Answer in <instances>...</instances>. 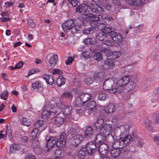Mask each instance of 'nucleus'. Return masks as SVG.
I'll list each match as a JSON object with an SVG mask.
<instances>
[{"mask_svg": "<svg viewBox=\"0 0 159 159\" xmlns=\"http://www.w3.org/2000/svg\"><path fill=\"white\" fill-rule=\"evenodd\" d=\"M108 150L109 148L108 145L105 143L100 144L98 148L99 152L102 155H106Z\"/></svg>", "mask_w": 159, "mask_h": 159, "instance_id": "aec40b11", "label": "nucleus"}, {"mask_svg": "<svg viewBox=\"0 0 159 159\" xmlns=\"http://www.w3.org/2000/svg\"><path fill=\"white\" fill-rule=\"evenodd\" d=\"M89 50L91 51H98L102 53H105L107 51L106 48L103 47L101 45L92 46L90 47Z\"/></svg>", "mask_w": 159, "mask_h": 159, "instance_id": "dca6fc26", "label": "nucleus"}, {"mask_svg": "<svg viewBox=\"0 0 159 159\" xmlns=\"http://www.w3.org/2000/svg\"><path fill=\"white\" fill-rule=\"evenodd\" d=\"M28 22L29 26L32 28H34L35 25L33 21V20L31 19H29L28 20Z\"/></svg>", "mask_w": 159, "mask_h": 159, "instance_id": "e2e57ef3", "label": "nucleus"}, {"mask_svg": "<svg viewBox=\"0 0 159 159\" xmlns=\"http://www.w3.org/2000/svg\"><path fill=\"white\" fill-rule=\"evenodd\" d=\"M111 130V125L108 124L103 125L100 129L101 132L104 133V134L107 135H108L110 134Z\"/></svg>", "mask_w": 159, "mask_h": 159, "instance_id": "4468645a", "label": "nucleus"}, {"mask_svg": "<svg viewBox=\"0 0 159 159\" xmlns=\"http://www.w3.org/2000/svg\"><path fill=\"white\" fill-rule=\"evenodd\" d=\"M58 60V57L57 54H54L52 55L48 61V66L53 67L57 64Z\"/></svg>", "mask_w": 159, "mask_h": 159, "instance_id": "412c9836", "label": "nucleus"}, {"mask_svg": "<svg viewBox=\"0 0 159 159\" xmlns=\"http://www.w3.org/2000/svg\"><path fill=\"white\" fill-rule=\"evenodd\" d=\"M32 143V146L34 148V151L36 153H40L41 152L42 149L39 147V143L35 139L30 141Z\"/></svg>", "mask_w": 159, "mask_h": 159, "instance_id": "6ab92c4d", "label": "nucleus"}, {"mask_svg": "<svg viewBox=\"0 0 159 159\" xmlns=\"http://www.w3.org/2000/svg\"><path fill=\"white\" fill-rule=\"evenodd\" d=\"M44 122L43 120H38L35 124V128L39 129V128L41 127L43 124Z\"/></svg>", "mask_w": 159, "mask_h": 159, "instance_id": "8fccbe9b", "label": "nucleus"}, {"mask_svg": "<svg viewBox=\"0 0 159 159\" xmlns=\"http://www.w3.org/2000/svg\"><path fill=\"white\" fill-rule=\"evenodd\" d=\"M66 134L62 132L61 134L60 138L56 140V145L59 148H61L65 146L66 143Z\"/></svg>", "mask_w": 159, "mask_h": 159, "instance_id": "1a4fd4ad", "label": "nucleus"}, {"mask_svg": "<svg viewBox=\"0 0 159 159\" xmlns=\"http://www.w3.org/2000/svg\"><path fill=\"white\" fill-rule=\"evenodd\" d=\"M126 2L130 5L137 6H141L143 3L141 0H126Z\"/></svg>", "mask_w": 159, "mask_h": 159, "instance_id": "c756f323", "label": "nucleus"}, {"mask_svg": "<svg viewBox=\"0 0 159 159\" xmlns=\"http://www.w3.org/2000/svg\"><path fill=\"white\" fill-rule=\"evenodd\" d=\"M95 36L96 38L100 41L104 40L107 37L102 30L101 32L96 33Z\"/></svg>", "mask_w": 159, "mask_h": 159, "instance_id": "c9c22d12", "label": "nucleus"}, {"mask_svg": "<svg viewBox=\"0 0 159 159\" xmlns=\"http://www.w3.org/2000/svg\"><path fill=\"white\" fill-rule=\"evenodd\" d=\"M109 58L104 61V65H106L108 68H111L114 66V63L113 60L109 59Z\"/></svg>", "mask_w": 159, "mask_h": 159, "instance_id": "ea45409f", "label": "nucleus"}, {"mask_svg": "<svg viewBox=\"0 0 159 159\" xmlns=\"http://www.w3.org/2000/svg\"><path fill=\"white\" fill-rule=\"evenodd\" d=\"M64 119L63 117H56L54 118V124L57 127L60 126L64 122Z\"/></svg>", "mask_w": 159, "mask_h": 159, "instance_id": "b1692460", "label": "nucleus"}, {"mask_svg": "<svg viewBox=\"0 0 159 159\" xmlns=\"http://www.w3.org/2000/svg\"><path fill=\"white\" fill-rule=\"evenodd\" d=\"M83 138L84 137L82 135L79 134L75 135L72 138V144L74 146L77 147L79 144L81 143Z\"/></svg>", "mask_w": 159, "mask_h": 159, "instance_id": "9b49d317", "label": "nucleus"}, {"mask_svg": "<svg viewBox=\"0 0 159 159\" xmlns=\"http://www.w3.org/2000/svg\"><path fill=\"white\" fill-rule=\"evenodd\" d=\"M92 96L88 93H82L79 95V99L76 101V102L79 105H82L84 104L89 100L91 99Z\"/></svg>", "mask_w": 159, "mask_h": 159, "instance_id": "423d86ee", "label": "nucleus"}, {"mask_svg": "<svg viewBox=\"0 0 159 159\" xmlns=\"http://www.w3.org/2000/svg\"><path fill=\"white\" fill-rule=\"evenodd\" d=\"M102 30L105 34L108 35L111 37L112 35H113V34H115V32L114 29L112 28L108 27L105 28Z\"/></svg>", "mask_w": 159, "mask_h": 159, "instance_id": "c85d7f7f", "label": "nucleus"}, {"mask_svg": "<svg viewBox=\"0 0 159 159\" xmlns=\"http://www.w3.org/2000/svg\"><path fill=\"white\" fill-rule=\"evenodd\" d=\"M43 78L44 79L47 83L50 85L53 84L54 81L51 75H45L43 76Z\"/></svg>", "mask_w": 159, "mask_h": 159, "instance_id": "2f4dec72", "label": "nucleus"}, {"mask_svg": "<svg viewBox=\"0 0 159 159\" xmlns=\"http://www.w3.org/2000/svg\"><path fill=\"white\" fill-rule=\"evenodd\" d=\"M130 137V136H128V138L119 139V140L115 141L112 145L113 148L120 149L124 145H126L129 143V138Z\"/></svg>", "mask_w": 159, "mask_h": 159, "instance_id": "7ed1b4c3", "label": "nucleus"}, {"mask_svg": "<svg viewBox=\"0 0 159 159\" xmlns=\"http://www.w3.org/2000/svg\"><path fill=\"white\" fill-rule=\"evenodd\" d=\"M76 12L82 15L85 14L86 13H87L85 7L82 5H79L76 7Z\"/></svg>", "mask_w": 159, "mask_h": 159, "instance_id": "7c9ffc66", "label": "nucleus"}, {"mask_svg": "<svg viewBox=\"0 0 159 159\" xmlns=\"http://www.w3.org/2000/svg\"><path fill=\"white\" fill-rule=\"evenodd\" d=\"M50 104L52 107H56L59 109L62 108L64 106L63 105V102L61 101L60 98L55 99L52 100L50 102Z\"/></svg>", "mask_w": 159, "mask_h": 159, "instance_id": "2eb2a0df", "label": "nucleus"}, {"mask_svg": "<svg viewBox=\"0 0 159 159\" xmlns=\"http://www.w3.org/2000/svg\"><path fill=\"white\" fill-rule=\"evenodd\" d=\"M65 79L62 76H60L57 80V84L58 86L61 87L65 84Z\"/></svg>", "mask_w": 159, "mask_h": 159, "instance_id": "58836bf2", "label": "nucleus"}, {"mask_svg": "<svg viewBox=\"0 0 159 159\" xmlns=\"http://www.w3.org/2000/svg\"><path fill=\"white\" fill-rule=\"evenodd\" d=\"M32 87L35 89L36 88L39 89L40 88L43 87V84H41L39 81H34L32 83Z\"/></svg>", "mask_w": 159, "mask_h": 159, "instance_id": "de8ad7c7", "label": "nucleus"}, {"mask_svg": "<svg viewBox=\"0 0 159 159\" xmlns=\"http://www.w3.org/2000/svg\"><path fill=\"white\" fill-rule=\"evenodd\" d=\"M84 82L87 84H90L93 82V80L92 77H89L85 79Z\"/></svg>", "mask_w": 159, "mask_h": 159, "instance_id": "bf43d9fd", "label": "nucleus"}, {"mask_svg": "<svg viewBox=\"0 0 159 159\" xmlns=\"http://www.w3.org/2000/svg\"><path fill=\"white\" fill-rule=\"evenodd\" d=\"M128 136L130 137L129 138V142H131V141H134L138 139V138H139L137 136L136 134L134 132L132 133L131 136L130 135H126V136H125L124 137L125 138H128Z\"/></svg>", "mask_w": 159, "mask_h": 159, "instance_id": "a18cd8bd", "label": "nucleus"}, {"mask_svg": "<svg viewBox=\"0 0 159 159\" xmlns=\"http://www.w3.org/2000/svg\"><path fill=\"white\" fill-rule=\"evenodd\" d=\"M106 135L104 133L102 132L98 134L95 138L94 141L96 143L98 144H101L103 143L105 139Z\"/></svg>", "mask_w": 159, "mask_h": 159, "instance_id": "f8f14e48", "label": "nucleus"}, {"mask_svg": "<svg viewBox=\"0 0 159 159\" xmlns=\"http://www.w3.org/2000/svg\"><path fill=\"white\" fill-rule=\"evenodd\" d=\"M113 148L111 151V155L114 158H117L120 155L121 151L120 150V149Z\"/></svg>", "mask_w": 159, "mask_h": 159, "instance_id": "72a5a7b5", "label": "nucleus"}, {"mask_svg": "<svg viewBox=\"0 0 159 159\" xmlns=\"http://www.w3.org/2000/svg\"><path fill=\"white\" fill-rule=\"evenodd\" d=\"M62 97L63 98H70L71 99H72L73 98V95L70 92H66L64 93L62 96Z\"/></svg>", "mask_w": 159, "mask_h": 159, "instance_id": "13d9d810", "label": "nucleus"}, {"mask_svg": "<svg viewBox=\"0 0 159 159\" xmlns=\"http://www.w3.org/2000/svg\"><path fill=\"white\" fill-rule=\"evenodd\" d=\"M72 110V108L71 107L69 106H65L63 107V113L65 115H69L71 113Z\"/></svg>", "mask_w": 159, "mask_h": 159, "instance_id": "79ce46f5", "label": "nucleus"}, {"mask_svg": "<svg viewBox=\"0 0 159 159\" xmlns=\"http://www.w3.org/2000/svg\"><path fill=\"white\" fill-rule=\"evenodd\" d=\"M8 95V93L7 90H5L1 93L0 96L2 99L4 100H6L7 99Z\"/></svg>", "mask_w": 159, "mask_h": 159, "instance_id": "3c124183", "label": "nucleus"}, {"mask_svg": "<svg viewBox=\"0 0 159 159\" xmlns=\"http://www.w3.org/2000/svg\"><path fill=\"white\" fill-rule=\"evenodd\" d=\"M57 112V110L55 111V112L50 111H44L42 112V115L43 119L50 118V117H52V115H53Z\"/></svg>", "mask_w": 159, "mask_h": 159, "instance_id": "a878e982", "label": "nucleus"}, {"mask_svg": "<svg viewBox=\"0 0 159 159\" xmlns=\"http://www.w3.org/2000/svg\"><path fill=\"white\" fill-rule=\"evenodd\" d=\"M104 11L103 8L96 4H94L91 12L100 14Z\"/></svg>", "mask_w": 159, "mask_h": 159, "instance_id": "393cba45", "label": "nucleus"}, {"mask_svg": "<svg viewBox=\"0 0 159 159\" xmlns=\"http://www.w3.org/2000/svg\"><path fill=\"white\" fill-rule=\"evenodd\" d=\"M137 81L134 77H132L131 80L125 86V89L128 93L134 90L137 87Z\"/></svg>", "mask_w": 159, "mask_h": 159, "instance_id": "0eeeda50", "label": "nucleus"}, {"mask_svg": "<svg viewBox=\"0 0 159 159\" xmlns=\"http://www.w3.org/2000/svg\"><path fill=\"white\" fill-rule=\"evenodd\" d=\"M104 122V120L102 119H100L97 120V121L95 122L94 125L97 130L100 129L101 128L102 125Z\"/></svg>", "mask_w": 159, "mask_h": 159, "instance_id": "4c0bfd02", "label": "nucleus"}, {"mask_svg": "<svg viewBox=\"0 0 159 159\" xmlns=\"http://www.w3.org/2000/svg\"><path fill=\"white\" fill-rule=\"evenodd\" d=\"M116 110L114 104L110 103L107 106L104 108V110L106 113H111L114 112Z\"/></svg>", "mask_w": 159, "mask_h": 159, "instance_id": "5701e85b", "label": "nucleus"}, {"mask_svg": "<svg viewBox=\"0 0 159 159\" xmlns=\"http://www.w3.org/2000/svg\"><path fill=\"white\" fill-rule=\"evenodd\" d=\"M93 20H92V21L98 22L102 18V16L100 15H95V17H94Z\"/></svg>", "mask_w": 159, "mask_h": 159, "instance_id": "338daca9", "label": "nucleus"}, {"mask_svg": "<svg viewBox=\"0 0 159 159\" xmlns=\"http://www.w3.org/2000/svg\"><path fill=\"white\" fill-rule=\"evenodd\" d=\"M83 33L85 34H89L93 33V30L92 28L85 29L83 30Z\"/></svg>", "mask_w": 159, "mask_h": 159, "instance_id": "603ef678", "label": "nucleus"}, {"mask_svg": "<svg viewBox=\"0 0 159 159\" xmlns=\"http://www.w3.org/2000/svg\"><path fill=\"white\" fill-rule=\"evenodd\" d=\"M104 7L106 10L108 11H111L113 8V7L109 4L105 5Z\"/></svg>", "mask_w": 159, "mask_h": 159, "instance_id": "774afa93", "label": "nucleus"}, {"mask_svg": "<svg viewBox=\"0 0 159 159\" xmlns=\"http://www.w3.org/2000/svg\"><path fill=\"white\" fill-rule=\"evenodd\" d=\"M75 106L77 113L79 114H82L84 113V110L83 109L78 107L76 104L75 105Z\"/></svg>", "mask_w": 159, "mask_h": 159, "instance_id": "864d4df0", "label": "nucleus"}, {"mask_svg": "<svg viewBox=\"0 0 159 159\" xmlns=\"http://www.w3.org/2000/svg\"><path fill=\"white\" fill-rule=\"evenodd\" d=\"M80 28L78 26H75L73 27V30H72L71 33L72 34H73L76 33L78 31H80Z\"/></svg>", "mask_w": 159, "mask_h": 159, "instance_id": "6e6d98bb", "label": "nucleus"}, {"mask_svg": "<svg viewBox=\"0 0 159 159\" xmlns=\"http://www.w3.org/2000/svg\"><path fill=\"white\" fill-rule=\"evenodd\" d=\"M75 25V21L71 19L69 20L62 25V27L63 30L66 32H68L70 30H73V27Z\"/></svg>", "mask_w": 159, "mask_h": 159, "instance_id": "39448f33", "label": "nucleus"}, {"mask_svg": "<svg viewBox=\"0 0 159 159\" xmlns=\"http://www.w3.org/2000/svg\"><path fill=\"white\" fill-rule=\"evenodd\" d=\"M133 77L129 75L124 76L117 81V83L120 85L125 86L127 85L131 80V78Z\"/></svg>", "mask_w": 159, "mask_h": 159, "instance_id": "9d476101", "label": "nucleus"}, {"mask_svg": "<svg viewBox=\"0 0 159 159\" xmlns=\"http://www.w3.org/2000/svg\"><path fill=\"white\" fill-rule=\"evenodd\" d=\"M134 141L138 147L139 148H141L142 147V145L141 143V139L138 138V139Z\"/></svg>", "mask_w": 159, "mask_h": 159, "instance_id": "0e129e2a", "label": "nucleus"}, {"mask_svg": "<svg viewBox=\"0 0 159 159\" xmlns=\"http://www.w3.org/2000/svg\"><path fill=\"white\" fill-rule=\"evenodd\" d=\"M104 75L103 72H100L95 73L93 75V78L95 80L97 81H100L102 79Z\"/></svg>", "mask_w": 159, "mask_h": 159, "instance_id": "e433bc0d", "label": "nucleus"}, {"mask_svg": "<svg viewBox=\"0 0 159 159\" xmlns=\"http://www.w3.org/2000/svg\"><path fill=\"white\" fill-rule=\"evenodd\" d=\"M117 81L115 79L109 78L105 80L103 84V89L105 90H112L114 88L117 86Z\"/></svg>", "mask_w": 159, "mask_h": 159, "instance_id": "f03ea898", "label": "nucleus"}, {"mask_svg": "<svg viewBox=\"0 0 159 159\" xmlns=\"http://www.w3.org/2000/svg\"><path fill=\"white\" fill-rule=\"evenodd\" d=\"M94 134L92 128L90 126H88L85 130L84 136L87 139H90L92 138Z\"/></svg>", "mask_w": 159, "mask_h": 159, "instance_id": "f3484780", "label": "nucleus"}, {"mask_svg": "<svg viewBox=\"0 0 159 159\" xmlns=\"http://www.w3.org/2000/svg\"><path fill=\"white\" fill-rule=\"evenodd\" d=\"M56 143V138L54 137H51L47 140L46 147L48 149L52 148Z\"/></svg>", "mask_w": 159, "mask_h": 159, "instance_id": "a211bd4d", "label": "nucleus"}, {"mask_svg": "<svg viewBox=\"0 0 159 159\" xmlns=\"http://www.w3.org/2000/svg\"><path fill=\"white\" fill-rule=\"evenodd\" d=\"M116 92L119 93L123 92L128 93L126 90L125 86L120 85L118 83H117L116 87H115L112 90H111L110 91V93H114Z\"/></svg>", "mask_w": 159, "mask_h": 159, "instance_id": "ddd939ff", "label": "nucleus"}, {"mask_svg": "<svg viewBox=\"0 0 159 159\" xmlns=\"http://www.w3.org/2000/svg\"><path fill=\"white\" fill-rule=\"evenodd\" d=\"M63 151L61 149H57L54 152V156L56 158L61 157L63 156Z\"/></svg>", "mask_w": 159, "mask_h": 159, "instance_id": "49530a36", "label": "nucleus"}, {"mask_svg": "<svg viewBox=\"0 0 159 159\" xmlns=\"http://www.w3.org/2000/svg\"><path fill=\"white\" fill-rule=\"evenodd\" d=\"M39 132H40V131L39 129L34 128L33 129L31 133L30 134V141L35 139L37 135L38 134H39L40 133Z\"/></svg>", "mask_w": 159, "mask_h": 159, "instance_id": "cd10ccee", "label": "nucleus"}, {"mask_svg": "<svg viewBox=\"0 0 159 159\" xmlns=\"http://www.w3.org/2000/svg\"><path fill=\"white\" fill-rule=\"evenodd\" d=\"M103 43L109 46H112L114 44V42L110 40H104L103 41Z\"/></svg>", "mask_w": 159, "mask_h": 159, "instance_id": "680f3d73", "label": "nucleus"}, {"mask_svg": "<svg viewBox=\"0 0 159 159\" xmlns=\"http://www.w3.org/2000/svg\"><path fill=\"white\" fill-rule=\"evenodd\" d=\"M87 110L89 113H92L94 116H97L99 114V111L97 108L95 102L92 101L89 102L87 104Z\"/></svg>", "mask_w": 159, "mask_h": 159, "instance_id": "20e7f679", "label": "nucleus"}, {"mask_svg": "<svg viewBox=\"0 0 159 159\" xmlns=\"http://www.w3.org/2000/svg\"><path fill=\"white\" fill-rule=\"evenodd\" d=\"M21 124L27 126H29L30 125V122L29 119L25 117L23 118L20 120Z\"/></svg>", "mask_w": 159, "mask_h": 159, "instance_id": "c03bdc74", "label": "nucleus"}, {"mask_svg": "<svg viewBox=\"0 0 159 159\" xmlns=\"http://www.w3.org/2000/svg\"><path fill=\"white\" fill-rule=\"evenodd\" d=\"M88 154L86 149L83 147L78 152V157L80 159H84L86 155Z\"/></svg>", "mask_w": 159, "mask_h": 159, "instance_id": "473e14b6", "label": "nucleus"}, {"mask_svg": "<svg viewBox=\"0 0 159 159\" xmlns=\"http://www.w3.org/2000/svg\"><path fill=\"white\" fill-rule=\"evenodd\" d=\"M108 54H110L109 56V58L110 59H115L118 57L120 55V52L119 51H114L111 52Z\"/></svg>", "mask_w": 159, "mask_h": 159, "instance_id": "f704fd0d", "label": "nucleus"}, {"mask_svg": "<svg viewBox=\"0 0 159 159\" xmlns=\"http://www.w3.org/2000/svg\"><path fill=\"white\" fill-rule=\"evenodd\" d=\"M84 148L86 149L88 154L91 156L95 152L97 147L93 142H91L88 143Z\"/></svg>", "mask_w": 159, "mask_h": 159, "instance_id": "6e6552de", "label": "nucleus"}, {"mask_svg": "<svg viewBox=\"0 0 159 159\" xmlns=\"http://www.w3.org/2000/svg\"><path fill=\"white\" fill-rule=\"evenodd\" d=\"M40 70L38 69H33L32 70H29L28 74L27 77H29L30 75H32L35 73L38 72Z\"/></svg>", "mask_w": 159, "mask_h": 159, "instance_id": "5fc2aeb1", "label": "nucleus"}, {"mask_svg": "<svg viewBox=\"0 0 159 159\" xmlns=\"http://www.w3.org/2000/svg\"><path fill=\"white\" fill-rule=\"evenodd\" d=\"M82 55L86 59H89L90 57V52L88 51L83 52Z\"/></svg>", "mask_w": 159, "mask_h": 159, "instance_id": "052dcab7", "label": "nucleus"}, {"mask_svg": "<svg viewBox=\"0 0 159 159\" xmlns=\"http://www.w3.org/2000/svg\"><path fill=\"white\" fill-rule=\"evenodd\" d=\"M129 127L127 125L116 128L114 130V135L116 138L119 137V139H124L126 132H128L129 130Z\"/></svg>", "mask_w": 159, "mask_h": 159, "instance_id": "f257e3e1", "label": "nucleus"}, {"mask_svg": "<svg viewBox=\"0 0 159 159\" xmlns=\"http://www.w3.org/2000/svg\"><path fill=\"white\" fill-rule=\"evenodd\" d=\"M82 4L86 7L85 10L87 12H91L94 4L90 1H84L83 2Z\"/></svg>", "mask_w": 159, "mask_h": 159, "instance_id": "bb28decb", "label": "nucleus"}, {"mask_svg": "<svg viewBox=\"0 0 159 159\" xmlns=\"http://www.w3.org/2000/svg\"><path fill=\"white\" fill-rule=\"evenodd\" d=\"M96 41L91 38H87L84 40V43L87 45L93 44L96 43Z\"/></svg>", "mask_w": 159, "mask_h": 159, "instance_id": "a19ab883", "label": "nucleus"}, {"mask_svg": "<svg viewBox=\"0 0 159 159\" xmlns=\"http://www.w3.org/2000/svg\"><path fill=\"white\" fill-rule=\"evenodd\" d=\"M113 40L117 44H120L122 41V38L120 34L118 33L115 32L111 37Z\"/></svg>", "mask_w": 159, "mask_h": 159, "instance_id": "4be33fe9", "label": "nucleus"}, {"mask_svg": "<svg viewBox=\"0 0 159 159\" xmlns=\"http://www.w3.org/2000/svg\"><path fill=\"white\" fill-rule=\"evenodd\" d=\"M148 121H146L145 122V124L147 126V128L148 129L150 130H151L152 131L153 128L152 127V123L150 122H149V120H148Z\"/></svg>", "mask_w": 159, "mask_h": 159, "instance_id": "69168bd1", "label": "nucleus"}, {"mask_svg": "<svg viewBox=\"0 0 159 159\" xmlns=\"http://www.w3.org/2000/svg\"><path fill=\"white\" fill-rule=\"evenodd\" d=\"M120 150H121V153L123 155H126L128 154L129 151V146L124 145L122 147Z\"/></svg>", "mask_w": 159, "mask_h": 159, "instance_id": "37998d69", "label": "nucleus"}, {"mask_svg": "<svg viewBox=\"0 0 159 159\" xmlns=\"http://www.w3.org/2000/svg\"><path fill=\"white\" fill-rule=\"evenodd\" d=\"M93 59L97 61H99L102 59V54L100 52H96L93 56Z\"/></svg>", "mask_w": 159, "mask_h": 159, "instance_id": "09e8293b", "label": "nucleus"}, {"mask_svg": "<svg viewBox=\"0 0 159 159\" xmlns=\"http://www.w3.org/2000/svg\"><path fill=\"white\" fill-rule=\"evenodd\" d=\"M106 96L107 95L105 94L104 93H101L98 95V99L101 101H104L105 99Z\"/></svg>", "mask_w": 159, "mask_h": 159, "instance_id": "4d7b16f0", "label": "nucleus"}]
</instances>
